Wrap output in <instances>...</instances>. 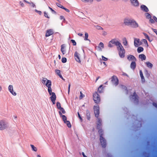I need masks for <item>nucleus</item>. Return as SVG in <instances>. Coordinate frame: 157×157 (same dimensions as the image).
<instances>
[{"label": "nucleus", "mask_w": 157, "mask_h": 157, "mask_svg": "<svg viewBox=\"0 0 157 157\" xmlns=\"http://www.w3.org/2000/svg\"><path fill=\"white\" fill-rule=\"evenodd\" d=\"M52 86V83L48 85V86H46L47 87H48V93H50L51 92V91H52V88L51 87Z\"/></svg>", "instance_id": "obj_28"}, {"label": "nucleus", "mask_w": 157, "mask_h": 157, "mask_svg": "<svg viewBox=\"0 0 157 157\" xmlns=\"http://www.w3.org/2000/svg\"><path fill=\"white\" fill-rule=\"evenodd\" d=\"M80 95L79 96V99H82V98L84 97L85 96V95L82 94L81 91L80 92Z\"/></svg>", "instance_id": "obj_35"}, {"label": "nucleus", "mask_w": 157, "mask_h": 157, "mask_svg": "<svg viewBox=\"0 0 157 157\" xmlns=\"http://www.w3.org/2000/svg\"><path fill=\"white\" fill-rule=\"evenodd\" d=\"M95 28L97 29H98V30H101V29L102 30L103 29V28L101 27L100 26H99V25L96 26H95Z\"/></svg>", "instance_id": "obj_38"}, {"label": "nucleus", "mask_w": 157, "mask_h": 157, "mask_svg": "<svg viewBox=\"0 0 157 157\" xmlns=\"http://www.w3.org/2000/svg\"><path fill=\"white\" fill-rule=\"evenodd\" d=\"M144 36H145V38H147V39H149V37L147 34H146L145 33H144Z\"/></svg>", "instance_id": "obj_53"}, {"label": "nucleus", "mask_w": 157, "mask_h": 157, "mask_svg": "<svg viewBox=\"0 0 157 157\" xmlns=\"http://www.w3.org/2000/svg\"><path fill=\"white\" fill-rule=\"evenodd\" d=\"M56 106H57V108L59 109H60L61 108V107L60 103L59 102H57Z\"/></svg>", "instance_id": "obj_32"}, {"label": "nucleus", "mask_w": 157, "mask_h": 157, "mask_svg": "<svg viewBox=\"0 0 157 157\" xmlns=\"http://www.w3.org/2000/svg\"><path fill=\"white\" fill-rule=\"evenodd\" d=\"M123 44L124 45L126 46L128 44V42L126 39H125L124 40H123Z\"/></svg>", "instance_id": "obj_39"}, {"label": "nucleus", "mask_w": 157, "mask_h": 157, "mask_svg": "<svg viewBox=\"0 0 157 157\" xmlns=\"http://www.w3.org/2000/svg\"><path fill=\"white\" fill-rule=\"evenodd\" d=\"M75 57L76 60L79 62H80V58L79 57V54L77 52H76L75 53Z\"/></svg>", "instance_id": "obj_15"}, {"label": "nucleus", "mask_w": 157, "mask_h": 157, "mask_svg": "<svg viewBox=\"0 0 157 157\" xmlns=\"http://www.w3.org/2000/svg\"><path fill=\"white\" fill-rule=\"evenodd\" d=\"M44 14L45 17L48 18H49V17L48 16V14L46 12H44Z\"/></svg>", "instance_id": "obj_57"}, {"label": "nucleus", "mask_w": 157, "mask_h": 157, "mask_svg": "<svg viewBox=\"0 0 157 157\" xmlns=\"http://www.w3.org/2000/svg\"><path fill=\"white\" fill-rule=\"evenodd\" d=\"M82 2H92L93 1V0H81Z\"/></svg>", "instance_id": "obj_46"}, {"label": "nucleus", "mask_w": 157, "mask_h": 157, "mask_svg": "<svg viewBox=\"0 0 157 157\" xmlns=\"http://www.w3.org/2000/svg\"><path fill=\"white\" fill-rule=\"evenodd\" d=\"M59 77L63 80H64V79L63 78V77L61 74H59Z\"/></svg>", "instance_id": "obj_62"}, {"label": "nucleus", "mask_w": 157, "mask_h": 157, "mask_svg": "<svg viewBox=\"0 0 157 157\" xmlns=\"http://www.w3.org/2000/svg\"><path fill=\"white\" fill-rule=\"evenodd\" d=\"M112 81L113 83L115 86L118 84V80L116 76H113L112 78Z\"/></svg>", "instance_id": "obj_9"}, {"label": "nucleus", "mask_w": 157, "mask_h": 157, "mask_svg": "<svg viewBox=\"0 0 157 157\" xmlns=\"http://www.w3.org/2000/svg\"><path fill=\"white\" fill-rule=\"evenodd\" d=\"M142 42L144 44H145L147 47L148 46V44L147 43V41L146 39H143L141 40Z\"/></svg>", "instance_id": "obj_31"}, {"label": "nucleus", "mask_w": 157, "mask_h": 157, "mask_svg": "<svg viewBox=\"0 0 157 157\" xmlns=\"http://www.w3.org/2000/svg\"><path fill=\"white\" fill-rule=\"evenodd\" d=\"M71 42L73 43V45L74 46L76 45V43L75 41L74 40H71Z\"/></svg>", "instance_id": "obj_47"}, {"label": "nucleus", "mask_w": 157, "mask_h": 157, "mask_svg": "<svg viewBox=\"0 0 157 157\" xmlns=\"http://www.w3.org/2000/svg\"><path fill=\"white\" fill-rule=\"evenodd\" d=\"M59 77L63 80H64V79L63 78V77L61 74H59Z\"/></svg>", "instance_id": "obj_61"}, {"label": "nucleus", "mask_w": 157, "mask_h": 157, "mask_svg": "<svg viewBox=\"0 0 157 157\" xmlns=\"http://www.w3.org/2000/svg\"><path fill=\"white\" fill-rule=\"evenodd\" d=\"M130 99L134 101L135 103H137L138 102V97L135 92H134L133 95H131Z\"/></svg>", "instance_id": "obj_7"}, {"label": "nucleus", "mask_w": 157, "mask_h": 157, "mask_svg": "<svg viewBox=\"0 0 157 157\" xmlns=\"http://www.w3.org/2000/svg\"><path fill=\"white\" fill-rule=\"evenodd\" d=\"M102 86L101 85L98 88V91L99 93H101L102 92Z\"/></svg>", "instance_id": "obj_33"}, {"label": "nucleus", "mask_w": 157, "mask_h": 157, "mask_svg": "<svg viewBox=\"0 0 157 157\" xmlns=\"http://www.w3.org/2000/svg\"><path fill=\"white\" fill-rule=\"evenodd\" d=\"M152 30L157 35V30L154 29H152Z\"/></svg>", "instance_id": "obj_56"}, {"label": "nucleus", "mask_w": 157, "mask_h": 157, "mask_svg": "<svg viewBox=\"0 0 157 157\" xmlns=\"http://www.w3.org/2000/svg\"><path fill=\"white\" fill-rule=\"evenodd\" d=\"M136 67V64L135 63V61H132V63H131V65H130V67L131 68L133 69L134 70Z\"/></svg>", "instance_id": "obj_19"}, {"label": "nucleus", "mask_w": 157, "mask_h": 157, "mask_svg": "<svg viewBox=\"0 0 157 157\" xmlns=\"http://www.w3.org/2000/svg\"><path fill=\"white\" fill-rule=\"evenodd\" d=\"M120 43L115 39H113L110 41L108 44V46L110 48L113 47V44H115L117 47L119 45Z\"/></svg>", "instance_id": "obj_5"}, {"label": "nucleus", "mask_w": 157, "mask_h": 157, "mask_svg": "<svg viewBox=\"0 0 157 157\" xmlns=\"http://www.w3.org/2000/svg\"><path fill=\"white\" fill-rule=\"evenodd\" d=\"M132 5L135 6H139V2L137 0H131Z\"/></svg>", "instance_id": "obj_16"}, {"label": "nucleus", "mask_w": 157, "mask_h": 157, "mask_svg": "<svg viewBox=\"0 0 157 157\" xmlns=\"http://www.w3.org/2000/svg\"><path fill=\"white\" fill-rule=\"evenodd\" d=\"M52 95H51V97H50L51 100H56V96L54 92H53L52 94Z\"/></svg>", "instance_id": "obj_24"}, {"label": "nucleus", "mask_w": 157, "mask_h": 157, "mask_svg": "<svg viewBox=\"0 0 157 157\" xmlns=\"http://www.w3.org/2000/svg\"><path fill=\"white\" fill-rule=\"evenodd\" d=\"M150 21L151 23H153L154 22V19H151V18L150 20Z\"/></svg>", "instance_id": "obj_54"}, {"label": "nucleus", "mask_w": 157, "mask_h": 157, "mask_svg": "<svg viewBox=\"0 0 157 157\" xmlns=\"http://www.w3.org/2000/svg\"><path fill=\"white\" fill-rule=\"evenodd\" d=\"M153 106H155L156 108H157V103L155 102H153Z\"/></svg>", "instance_id": "obj_55"}, {"label": "nucleus", "mask_w": 157, "mask_h": 157, "mask_svg": "<svg viewBox=\"0 0 157 157\" xmlns=\"http://www.w3.org/2000/svg\"><path fill=\"white\" fill-rule=\"evenodd\" d=\"M141 10L145 12H147L148 11V8L144 5H142L140 6Z\"/></svg>", "instance_id": "obj_17"}, {"label": "nucleus", "mask_w": 157, "mask_h": 157, "mask_svg": "<svg viewBox=\"0 0 157 157\" xmlns=\"http://www.w3.org/2000/svg\"><path fill=\"white\" fill-rule=\"evenodd\" d=\"M64 123L67 124V126L69 128H70L71 127V123H70V122L69 121H65V122H64Z\"/></svg>", "instance_id": "obj_30"}, {"label": "nucleus", "mask_w": 157, "mask_h": 157, "mask_svg": "<svg viewBox=\"0 0 157 157\" xmlns=\"http://www.w3.org/2000/svg\"><path fill=\"white\" fill-rule=\"evenodd\" d=\"M142 44L141 42L140 41V39L137 38H134V45L136 47H137Z\"/></svg>", "instance_id": "obj_10"}, {"label": "nucleus", "mask_w": 157, "mask_h": 157, "mask_svg": "<svg viewBox=\"0 0 157 157\" xmlns=\"http://www.w3.org/2000/svg\"><path fill=\"white\" fill-rule=\"evenodd\" d=\"M133 19L126 18L124 20V23L127 25H130Z\"/></svg>", "instance_id": "obj_11"}, {"label": "nucleus", "mask_w": 157, "mask_h": 157, "mask_svg": "<svg viewBox=\"0 0 157 157\" xmlns=\"http://www.w3.org/2000/svg\"><path fill=\"white\" fill-rule=\"evenodd\" d=\"M99 46L100 47H101L102 48H103L104 47V45L103 43L100 42L99 45Z\"/></svg>", "instance_id": "obj_42"}, {"label": "nucleus", "mask_w": 157, "mask_h": 157, "mask_svg": "<svg viewBox=\"0 0 157 157\" xmlns=\"http://www.w3.org/2000/svg\"><path fill=\"white\" fill-rule=\"evenodd\" d=\"M128 59L130 61H135L136 60V58L133 56L130 55L127 57Z\"/></svg>", "instance_id": "obj_14"}, {"label": "nucleus", "mask_w": 157, "mask_h": 157, "mask_svg": "<svg viewBox=\"0 0 157 157\" xmlns=\"http://www.w3.org/2000/svg\"><path fill=\"white\" fill-rule=\"evenodd\" d=\"M88 34L87 33H85V38L84 40H89L90 42V40L88 39Z\"/></svg>", "instance_id": "obj_27"}, {"label": "nucleus", "mask_w": 157, "mask_h": 157, "mask_svg": "<svg viewBox=\"0 0 157 157\" xmlns=\"http://www.w3.org/2000/svg\"><path fill=\"white\" fill-rule=\"evenodd\" d=\"M117 47V48L119 51V56L121 58H123L124 57L125 51L123 46L120 43Z\"/></svg>", "instance_id": "obj_3"}, {"label": "nucleus", "mask_w": 157, "mask_h": 157, "mask_svg": "<svg viewBox=\"0 0 157 157\" xmlns=\"http://www.w3.org/2000/svg\"><path fill=\"white\" fill-rule=\"evenodd\" d=\"M139 57L142 60H145L146 59V57L143 54L139 55Z\"/></svg>", "instance_id": "obj_23"}, {"label": "nucleus", "mask_w": 157, "mask_h": 157, "mask_svg": "<svg viewBox=\"0 0 157 157\" xmlns=\"http://www.w3.org/2000/svg\"><path fill=\"white\" fill-rule=\"evenodd\" d=\"M59 77L63 80H64V79L63 78V77L61 74H59Z\"/></svg>", "instance_id": "obj_63"}, {"label": "nucleus", "mask_w": 157, "mask_h": 157, "mask_svg": "<svg viewBox=\"0 0 157 157\" xmlns=\"http://www.w3.org/2000/svg\"><path fill=\"white\" fill-rule=\"evenodd\" d=\"M86 117L87 119L89 120L90 118V113L89 111H86Z\"/></svg>", "instance_id": "obj_26"}, {"label": "nucleus", "mask_w": 157, "mask_h": 157, "mask_svg": "<svg viewBox=\"0 0 157 157\" xmlns=\"http://www.w3.org/2000/svg\"><path fill=\"white\" fill-rule=\"evenodd\" d=\"M140 73L142 82H145V79L143 76V73L141 70L140 71Z\"/></svg>", "instance_id": "obj_21"}, {"label": "nucleus", "mask_w": 157, "mask_h": 157, "mask_svg": "<svg viewBox=\"0 0 157 157\" xmlns=\"http://www.w3.org/2000/svg\"><path fill=\"white\" fill-rule=\"evenodd\" d=\"M8 90L9 91L13 90V86L12 85H10L8 87Z\"/></svg>", "instance_id": "obj_34"}, {"label": "nucleus", "mask_w": 157, "mask_h": 157, "mask_svg": "<svg viewBox=\"0 0 157 157\" xmlns=\"http://www.w3.org/2000/svg\"><path fill=\"white\" fill-rule=\"evenodd\" d=\"M62 119L63 120L64 122H65V121H67V117L65 115H63L62 117Z\"/></svg>", "instance_id": "obj_44"}, {"label": "nucleus", "mask_w": 157, "mask_h": 157, "mask_svg": "<svg viewBox=\"0 0 157 157\" xmlns=\"http://www.w3.org/2000/svg\"><path fill=\"white\" fill-rule=\"evenodd\" d=\"M60 19L61 20H63V21H64L65 20V19L64 18V17L63 16H60Z\"/></svg>", "instance_id": "obj_59"}, {"label": "nucleus", "mask_w": 157, "mask_h": 157, "mask_svg": "<svg viewBox=\"0 0 157 157\" xmlns=\"http://www.w3.org/2000/svg\"><path fill=\"white\" fill-rule=\"evenodd\" d=\"M61 61L63 63H65L67 61V59L65 57H63L62 58Z\"/></svg>", "instance_id": "obj_41"}, {"label": "nucleus", "mask_w": 157, "mask_h": 157, "mask_svg": "<svg viewBox=\"0 0 157 157\" xmlns=\"http://www.w3.org/2000/svg\"><path fill=\"white\" fill-rule=\"evenodd\" d=\"M144 50V48L141 47H139L137 49V51L138 53H140L141 52L143 51Z\"/></svg>", "instance_id": "obj_25"}, {"label": "nucleus", "mask_w": 157, "mask_h": 157, "mask_svg": "<svg viewBox=\"0 0 157 157\" xmlns=\"http://www.w3.org/2000/svg\"><path fill=\"white\" fill-rule=\"evenodd\" d=\"M23 1L31 5V6H32V7H34V8L36 7V6L35 5L33 2H29L25 0H23Z\"/></svg>", "instance_id": "obj_20"}, {"label": "nucleus", "mask_w": 157, "mask_h": 157, "mask_svg": "<svg viewBox=\"0 0 157 157\" xmlns=\"http://www.w3.org/2000/svg\"><path fill=\"white\" fill-rule=\"evenodd\" d=\"M101 57H102V59L103 60V61H106L107 60H108V59L105 57L104 56H101Z\"/></svg>", "instance_id": "obj_45"}, {"label": "nucleus", "mask_w": 157, "mask_h": 157, "mask_svg": "<svg viewBox=\"0 0 157 157\" xmlns=\"http://www.w3.org/2000/svg\"><path fill=\"white\" fill-rule=\"evenodd\" d=\"M131 26L134 28H136L139 27L138 24L134 19H132L130 25Z\"/></svg>", "instance_id": "obj_12"}, {"label": "nucleus", "mask_w": 157, "mask_h": 157, "mask_svg": "<svg viewBox=\"0 0 157 157\" xmlns=\"http://www.w3.org/2000/svg\"><path fill=\"white\" fill-rule=\"evenodd\" d=\"M8 127V123L6 121L4 120H0V130L7 129Z\"/></svg>", "instance_id": "obj_2"}, {"label": "nucleus", "mask_w": 157, "mask_h": 157, "mask_svg": "<svg viewBox=\"0 0 157 157\" xmlns=\"http://www.w3.org/2000/svg\"><path fill=\"white\" fill-rule=\"evenodd\" d=\"M53 33V30L52 29L48 30L46 31L45 36L46 37L52 35Z\"/></svg>", "instance_id": "obj_13"}, {"label": "nucleus", "mask_w": 157, "mask_h": 157, "mask_svg": "<svg viewBox=\"0 0 157 157\" xmlns=\"http://www.w3.org/2000/svg\"><path fill=\"white\" fill-rule=\"evenodd\" d=\"M98 132L100 135V141L101 145L103 147H105L106 145V141L105 139L102 136L103 135L102 130L99 129Z\"/></svg>", "instance_id": "obj_4"}, {"label": "nucleus", "mask_w": 157, "mask_h": 157, "mask_svg": "<svg viewBox=\"0 0 157 157\" xmlns=\"http://www.w3.org/2000/svg\"><path fill=\"white\" fill-rule=\"evenodd\" d=\"M41 82L43 84L45 85L46 86L52 83L51 81L48 80L47 78H43Z\"/></svg>", "instance_id": "obj_8"}, {"label": "nucleus", "mask_w": 157, "mask_h": 157, "mask_svg": "<svg viewBox=\"0 0 157 157\" xmlns=\"http://www.w3.org/2000/svg\"><path fill=\"white\" fill-rule=\"evenodd\" d=\"M10 92L12 95L14 96H16L17 94L16 93L13 91V90H11Z\"/></svg>", "instance_id": "obj_36"}, {"label": "nucleus", "mask_w": 157, "mask_h": 157, "mask_svg": "<svg viewBox=\"0 0 157 157\" xmlns=\"http://www.w3.org/2000/svg\"><path fill=\"white\" fill-rule=\"evenodd\" d=\"M59 113L60 117H62L63 115H62V113H61V112L59 111Z\"/></svg>", "instance_id": "obj_60"}, {"label": "nucleus", "mask_w": 157, "mask_h": 157, "mask_svg": "<svg viewBox=\"0 0 157 157\" xmlns=\"http://www.w3.org/2000/svg\"><path fill=\"white\" fill-rule=\"evenodd\" d=\"M121 87L122 89H125V90H127V88H126V87L124 86H123V85H121Z\"/></svg>", "instance_id": "obj_50"}, {"label": "nucleus", "mask_w": 157, "mask_h": 157, "mask_svg": "<svg viewBox=\"0 0 157 157\" xmlns=\"http://www.w3.org/2000/svg\"><path fill=\"white\" fill-rule=\"evenodd\" d=\"M35 11L36 12L38 13L40 15H41L42 13V12L41 11H38L36 10H35Z\"/></svg>", "instance_id": "obj_49"}, {"label": "nucleus", "mask_w": 157, "mask_h": 157, "mask_svg": "<svg viewBox=\"0 0 157 157\" xmlns=\"http://www.w3.org/2000/svg\"><path fill=\"white\" fill-rule=\"evenodd\" d=\"M153 19H154V21H155L156 22H157V18L155 16L153 17Z\"/></svg>", "instance_id": "obj_58"}, {"label": "nucleus", "mask_w": 157, "mask_h": 157, "mask_svg": "<svg viewBox=\"0 0 157 157\" xmlns=\"http://www.w3.org/2000/svg\"><path fill=\"white\" fill-rule=\"evenodd\" d=\"M59 77L63 80H64V79L63 78V77L61 74H59Z\"/></svg>", "instance_id": "obj_64"}, {"label": "nucleus", "mask_w": 157, "mask_h": 157, "mask_svg": "<svg viewBox=\"0 0 157 157\" xmlns=\"http://www.w3.org/2000/svg\"><path fill=\"white\" fill-rule=\"evenodd\" d=\"M21 6L22 7H23L24 6V4L21 1H20L19 2Z\"/></svg>", "instance_id": "obj_51"}, {"label": "nucleus", "mask_w": 157, "mask_h": 157, "mask_svg": "<svg viewBox=\"0 0 157 157\" xmlns=\"http://www.w3.org/2000/svg\"><path fill=\"white\" fill-rule=\"evenodd\" d=\"M59 109L60 110V111H61L62 113L63 114H65L66 113L64 109L63 108L61 107L60 109Z\"/></svg>", "instance_id": "obj_43"}, {"label": "nucleus", "mask_w": 157, "mask_h": 157, "mask_svg": "<svg viewBox=\"0 0 157 157\" xmlns=\"http://www.w3.org/2000/svg\"><path fill=\"white\" fill-rule=\"evenodd\" d=\"M55 72H56V74H57V75H59V74H60L61 71L60 70H56L55 71Z\"/></svg>", "instance_id": "obj_40"}, {"label": "nucleus", "mask_w": 157, "mask_h": 157, "mask_svg": "<svg viewBox=\"0 0 157 157\" xmlns=\"http://www.w3.org/2000/svg\"><path fill=\"white\" fill-rule=\"evenodd\" d=\"M61 7V8L63 9L65 11H66L67 12H69L70 11H69V10L68 9H67L66 8H64L63 6H62Z\"/></svg>", "instance_id": "obj_48"}, {"label": "nucleus", "mask_w": 157, "mask_h": 157, "mask_svg": "<svg viewBox=\"0 0 157 157\" xmlns=\"http://www.w3.org/2000/svg\"><path fill=\"white\" fill-rule=\"evenodd\" d=\"M30 146L32 148V150L35 151H37V148L36 147L34 146V145L32 144H31Z\"/></svg>", "instance_id": "obj_29"}, {"label": "nucleus", "mask_w": 157, "mask_h": 157, "mask_svg": "<svg viewBox=\"0 0 157 157\" xmlns=\"http://www.w3.org/2000/svg\"><path fill=\"white\" fill-rule=\"evenodd\" d=\"M56 4L57 6H58V7H60V8H61V7L62 6H63L61 5L60 3H56Z\"/></svg>", "instance_id": "obj_52"}, {"label": "nucleus", "mask_w": 157, "mask_h": 157, "mask_svg": "<svg viewBox=\"0 0 157 157\" xmlns=\"http://www.w3.org/2000/svg\"><path fill=\"white\" fill-rule=\"evenodd\" d=\"M145 64L147 66L150 68H151L153 67V64L149 62H147L145 63Z\"/></svg>", "instance_id": "obj_22"}, {"label": "nucleus", "mask_w": 157, "mask_h": 157, "mask_svg": "<svg viewBox=\"0 0 157 157\" xmlns=\"http://www.w3.org/2000/svg\"><path fill=\"white\" fill-rule=\"evenodd\" d=\"M93 97L95 103H98L100 101V99L99 95L97 92L94 94Z\"/></svg>", "instance_id": "obj_6"}, {"label": "nucleus", "mask_w": 157, "mask_h": 157, "mask_svg": "<svg viewBox=\"0 0 157 157\" xmlns=\"http://www.w3.org/2000/svg\"><path fill=\"white\" fill-rule=\"evenodd\" d=\"M99 108L98 106L97 105L94 107V111L95 116L98 118L97 128L99 129L101 124V121L99 118H98L99 114Z\"/></svg>", "instance_id": "obj_1"}, {"label": "nucleus", "mask_w": 157, "mask_h": 157, "mask_svg": "<svg viewBox=\"0 0 157 157\" xmlns=\"http://www.w3.org/2000/svg\"><path fill=\"white\" fill-rule=\"evenodd\" d=\"M145 15L146 17L147 18L149 19L150 18H151V15L149 14L148 13H145Z\"/></svg>", "instance_id": "obj_37"}, {"label": "nucleus", "mask_w": 157, "mask_h": 157, "mask_svg": "<svg viewBox=\"0 0 157 157\" xmlns=\"http://www.w3.org/2000/svg\"><path fill=\"white\" fill-rule=\"evenodd\" d=\"M61 51L63 55H64L66 53V50L65 48V46L64 44H62L61 46Z\"/></svg>", "instance_id": "obj_18"}]
</instances>
